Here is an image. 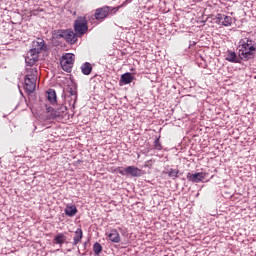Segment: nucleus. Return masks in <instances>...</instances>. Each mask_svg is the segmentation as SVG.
Instances as JSON below:
<instances>
[{
    "label": "nucleus",
    "instance_id": "f257e3e1",
    "mask_svg": "<svg viewBox=\"0 0 256 256\" xmlns=\"http://www.w3.org/2000/svg\"><path fill=\"white\" fill-rule=\"evenodd\" d=\"M256 43L249 38H242L238 43V55L242 61L255 59Z\"/></svg>",
    "mask_w": 256,
    "mask_h": 256
},
{
    "label": "nucleus",
    "instance_id": "f03ea898",
    "mask_svg": "<svg viewBox=\"0 0 256 256\" xmlns=\"http://www.w3.org/2000/svg\"><path fill=\"white\" fill-rule=\"evenodd\" d=\"M38 75H39V72L37 71V67L30 66L26 69L24 89L25 91H27V93H33L35 89H37Z\"/></svg>",
    "mask_w": 256,
    "mask_h": 256
},
{
    "label": "nucleus",
    "instance_id": "7ed1b4c3",
    "mask_svg": "<svg viewBox=\"0 0 256 256\" xmlns=\"http://www.w3.org/2000/svg\"><path fill=\"white\" fill-rule=\"evenodd\" d=\"M74 31L78 35V37H83V35H85V33L89 31L87 18L78 17L74 22Z\"/></svg>",
    "mask_w": 256,
    "mask_h": 256
},
{
    "label": "nucleus",
    "instance_id": "20e7f679",
    "mask_svg": "<svg viewBox=\"0 0 256 256\" xmlns=\"http://www.w3.org/2000/svg\"><path fill=\"white\" fill-rule=\"evenodd\" d=\"M58 37L60 39H64L66 43H69L70 45H75L79 35H77L73 29H64L58 31Z\"/></svg>",
    "mask_w": 256,
    "mask_h": 256
},
{
    "label": "nucleus",
    "instance_id": "39448f33",
    "mask_svg": "<svg viewBox=\"0 0 256 256\" xmlns=\"http://www.w3.org/2000/svg\"><path fill=\"white\" fill-rule=\"evenodd\" d=\"M74 63H75V54H72V53L64 54L60 60L61 67L63 71H66V73H71V69H73Z\"/></svg>",
    "mask_w": 256,
    "mask_h": 256
},
{
    "label": "nucleus",
    "instance_id": "423d86ee",
    "mask_svg": "<svg viewBox=\"0 0 256 256\" xmlns=\"http://www.w3.org/2000/svg\"><path fill=\"white\" fill-rule=\"evenodd\" d=\"M117 173L120 175H130V177H141V169L135 166H127L126 168L118 167L116 168Z\"/></svg>",
    "mask_w": 256,
    "mask_h": 256
},
{
    "label": "nucleus",
    "instance_id": "0eeeda50",
    "mask_svg": "<svg viewBox=\"0 0 256 256\" xmlns=\"http://www.w3.org/2000/svg\"><path fill=\"white\" fill-rule=\"evenodd\" d=\"M110 11L111 10L107 6L98 8L94 13V19H96L97 21H101V19H106V17L109 16Z\"/></svg>",
    "mask_w": 256,
    "mask_h": 256
},
{
    "label": "nucleus",
    "instance_id": "6e6552de",
    "mask_svg": "<svg viewBox=\"0 0 256 256\" xmlns=\"http://www.w3.org/2000/svg\"><path fill=\"white\" fill-rule=\"evenodd\" d=\"M205 177H207L206 172H198L195 174L188 173L187 174L188 181H191L192 183H201V181H205Z\"/></svg>",
    "mask_w": 256,
    "mask_h": 256
},
{
    "label": "nucleus",
    "instance_id": "1a4fd4ad",
    "mask_svg": "<svg viewBox=\"0 0 256 256\" xmlns=\"http://www.w3.org/2000/svg\"><path fill=\"white\" fill-rule=\"evenodd\" d=\"M39 53L37 50H34L33 48L27 53L26 57V63L28 65H33L34 63H37L39 61Z\"/></svg>",
    "mask_w": 256,
    "mask_h": 256
},
{
    "label": "nucleus",
    "instance_id": "9d476101",
    "mask_svg": "<svg viewBox=\"0 0 256 256\" xmlns=\"http://www.w3.org/2000/svg\"><path fill=\"white\" fill-rule=\"evenodd\" d=\"M32 49L38 53H41V51H45V49H47V46L45 45V41L43 39L37 38V40L32 42Z\"/></svg>",
    "mask_w": 256,
    "mask_h": 256
},
{
    "label": "nucleus",
    "instance_id": "9b49d317",
    "mask_svg": "<svg viewBox=\"0 0 256 256\" xmlns=\"http://www.w3.org/2000/svg\"><path fill=\"white\" fill-rule=\"evenodd\" d=\"M217 20L224 27H231V25H233V18L231 16H227L225 14H218L217 15Z\"/></svg>",
    "mask_w": 256,
    "mask_h": 256
},
{
    "label": "nucleus",
    "instance_id": "f8f14e48",
    "mask_svg": "<svg viewBox=\"0 0 256 256\" xmlns=\"http://www.w3.org/2000/svg\"><path fill=\"white\" fill-rule=\"evenodd\" d=\"M82 240H83V229L78 228L74 232V237L72 242L73 247H77V245H79V243H81Z\"/></svg>",
    "mask_w": 256,
    "mask_h": 256
},
{
    "label": "nucleus",
    "instance_id": "ddd939ff",
    "mask_svg": "<svg viewBox=\"0 0 256 256\" xmlns=\"http://www.w3.org/2000/svg\"><path fill=\"white\" fill-rule=\"evenodd\" d=\"M108 239L112 243H121V235L117 231V229H112L111 232L108 234Z\"/></svg>",
    "mask_w": 256,
    "mask_h": 256
},
{
    "label": "nucleus",
    "instance_id": "4468645a",
    "mask_svg": "<svg viewBox=\"0 0 256 256\" xmlns=\"http://www.w3.org/2000/svg\"><path fill=\"white\" fill-rule=\"evenodd\" d=\"M135 77L133 74L127 72L121 75L120 83H123V85H129L130 83H133V80Z\"/></svg>",
    "mask_w": 256,
    "mask_h": 256
},
{
    "label": "nucleus",
    "instance_id": "2eb2a0df",
    "mask_svg": "<svg viewBox=\"0 0 256 256\" xmlns=\"http://www.w3.org/2000/svg\"><path fill=\"white\" fill-rule=\"evenodd\" d=\"M226 61H229V63H240L239 58L237 57V53L230 50L227 52Z\"/></svg>",
    "mask_w": 256,
    "mask_h": 256
},
{
    "label": "nucleus",
    "instance_id": "dca6fc26",
    "mask_svg": "<svg viewBox=\"0 0 256 256\" xmlns=\"http://www.w3.org/2000/svg\"><path fill=\"white\" fill-rule=\"evenodd\" d=\"M66 241H67V236H65V234L63 233L57 234L53 239V243L55 245H63V243H65Z\"/></svg>",
    "mask_w": 256,
    "mask_h": 256
},
{
    "label": "nucleus",
    "instance_id": "f3484780",
    "mask_svg": "<svg viewBox=\"0 0 256 256\" xmlns=\"http://www.w3.org/2000/svg\"><path fill=\"white\" fill-rule=\"evenodd\" d=\"M47 99L52 105H55L57 103V93L53 89H49L47 91Z\"/></svg>",
    "mask_w": 256,
    "mask_h": 256
},
{
    "label": "nucleus",
    "instance_id": "a211bd4d",
    "mask_svg": "<svg viewBox=\"0 0 256 256\" xmlns=\"http://www.w3.org/2000/svg\"><path fill=\"white\" fill-rule=\"evenodd\" d=\"M64 211L68 217H75L77 215V207L75 205H67Z\"/></svg>",
    "mask_w": 256,
    "mask_h": 256
},
{
    "label": "nucleus",
    "instance_id": "6ab92c4d",
    "mask_svg": "<svg viewBox=\"0 0 256 256\" xmlns=\"http://www.w3.org/2000/svg\"><path fill=\"white\" fill-rule=\"evenodd\" d=\"M93 71V66H91V63L86 62L81 66V72L83 75H91V72Z\"/></svg>",
    "mask_w": 256,
    "mask_h": 256
},
{
    "label": "nucleus",
    "instance_id": "aec40b11",
    "mask_svg": "<svg viewBox=\"0 0 256 256\" xmlns=\"http://www.w3.org/2000/svg\"><path fill=\"white\" fill-rule=\"evenodd\" d=\"M93 251H94V255L99 256L103 251V246H101L99 242H95L93 245Z\"/></svg>",
    "mask_w": 256,
    "mask_h": 256
},
{
    "label": "nucleus",
    "instance_id": "412c9836",
    "mask_svg": "<svg viewBox=\"0 0 256 256\" xmlns=\"http://www.w3.org/2000/svg\"><path fill=\"white\" fill-rule=\"evenodd\" d=\"M168 177H170L171 179H177V177H179V169L171 168L168 171Z\"/></svg>",
    "mask_w": 256,
    "mask_h": 256
},
{
    "label": "nucleus",
    "instance_id": "4be33fe9",
    "mask_svg": "<svg viewBox=\"0 0 256 256\" xmlns=\"http://www.w3.org/2000/svg\"><path fill=\"white\" fill-rule=\"evenodd\" d=\"M68 93L70 94V96L72 97V101H74V103H77V90L70 88L68 90Z\"/></svg>",
    "mask_w": 256,
    "mask_h": 256
},
{
    "label": "nucleus",
    "instance_id": "5701e85b",
    "mask_svg": "<svg viewBox=\"0 0 256 256\" xmlns=\"http://www.w3.org/2000/svg\"><path fill=\"white\" fill-rule=\"evenodd\" d=\"M154 147H155V149H157V151H161V149H163V146L161 145V142L159 141V138H157L154 141Z\"/></svg>",
    "mask_w": 256,
    "mask_h": 256
},
{
    "label": "nucleus",
    "instance_id": "b1692460",
    "mask_svg": "<svg viewBox=\"0 0 256 256\" xmlns=\"http://www.w3.org/2000/svg\"><path fill=\"white\" fill-rule=\"evenodd\" d=\"M49 110L51 111V119H55V117H57L56 114H53L55 113V110H53V108H49Z\"/></svg>",
    "mask_w": 256,
    "mask_h": 256
}]
</instances>
